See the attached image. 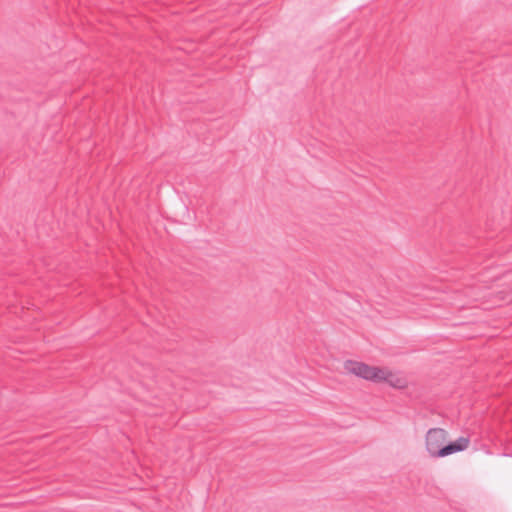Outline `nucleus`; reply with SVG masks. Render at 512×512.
Returning <instances> with one entry per match:
<instances>
[{
    "instance_id": "obj_3",
    "label": "nucleus",
    "mask_w": 512,
    "mask_h": 512,
    "mask_svg": "<svg viewBox=\"0 0 512 512\" xmlns=\"http://www.w3.org/2000/svg\"><path fill=\"white\" fill-rule=\"evenodd\" d=\"M383 374L377 380V383H387L393 388H403L406 385V380L400 377L397 373L392 372L387 368H382Z\"/></svg>"
},
{
    "instance_id": "obj_2",
    "label": "nucleus",
    "mask_w": 512,
    "mask_h": 512,
    "mask_svg": "<svg viewBox=\"0 0 512 512\" xmlns=\"http://www.w3.org/2000/svg\"><path fill=\"white\" fill-rule=\"evenodd\" d=\"M344 369L350 374L374 383H377V380L383 374L381 367L370 366L354 360H346Z\"/></svg>"
},
{
    "instance_id": "obj_1",
    "label": "nucleus",
    "mask_w": 512,
    "mask_h": 512,
    "mask_svg": "<svg viewBox=\"0 0 512 512\" xmlns=\"http://www.w3.org/2000/svg\"><path fill=\"white\" fill-rule=\"evenodd\" d=\"M447 432L442 428H431L425 438V446L429 455L433 458H443L451 454L464 451L469 446V439L459 437L457 440L446 444Z\"/></svg>"
}]
</instances>
